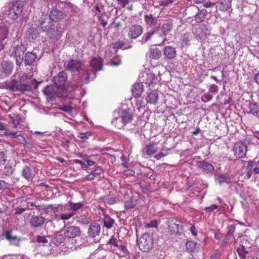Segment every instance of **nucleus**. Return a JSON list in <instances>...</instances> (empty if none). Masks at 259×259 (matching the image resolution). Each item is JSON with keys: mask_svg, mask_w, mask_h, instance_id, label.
<instances>
[{"mask_svg": "<svg viewBox=\"0 0 259 259\" xmlns=\"http://www.w3.org/2000/svg\"><path fill=\"white\" fill-rule=\"evenodd\" d=\"M65 237H66L64 236V234L58 235L54 238V242L57 245H59L64 242Z\"/></svg>", "mask_w": 259, "mask_h": 259, "instance_id": "nucleus-46", "label": "nucleus"}, {"mask_svg": "<svg viewBox=\"0 0 259 259\" xmlns=\"http://www.w3.org/2000/svg\"><path fill=\"white\" fill-rule=\"evenodd\" d=\"M164 54L168 59L174 58L176 56L175 48L171 46H167L164 48Z\"/></svg>", "mask_w": 259, "mask_h": 259, "instance_id": "nucleus-33", "label": "nucleus"}, {"mask_svg": "<svg viewBox=\"0 0 259 259\" xmlns=\"http://www.w3.org/2000/svg\"><path fill=\"white\" fill-rule=\"evenodd\" d=\"M83 205V204L82 202L74 203L69 202L68 204L62 207L61 211H71L72 212H75L76 210L81 208Z\"/></svg>", "mask_w": 259, "mask_h": 259, "instance_id": "nucleus-15", "label": "nucleus"}, {"mask_svg": "<svg viewBox=\"0 0 259 259\" xmlns=\"http://www.w3.org/2000/svg\"><path fill=\"white\" fill-rule=\"evenodd\" d=\"M6 238L13 244H18L20 241L17 236L12 235L11 231L6 232Z\"/></svg>", "mask_w": 259, "mask_h": 259, "instance_id": "nucleus-41", "label": "nucleus"}, {"mask_svg": "<svg viewBox=\"0 0 259 259\" xmlns=\"http://www.w3.org/2000/svg\"><path fill=\"white\" fill-rule=\"evenodd\" d=\"M206 28V25L202 24L199 28H197L195 31V34L196 35V37L200 39L201 38H204L206 34L205 32H203V29Z\"/></svg>", "mask_w": 259, "mask_h": 259, "instance_id": "nucleus-43", "label": "nucleus"}, {"mask_svg": "<svg viewBox=\"0 0 259 259\" xmlns=\"http://www.w3.org/2000/svg\"><path fill=\"white\" fill-rule=\"evenodd\" d=\"M43 92L47 96L48 100L53 101L55 99V93L52 85H47L44 89Z\"/></svg>", "mask_w": 259, "mask_h": 259, "instance_id": "nucleus-21", "label": "nucleus"}, {"mask_svg": "<svg viewBox=\"0 0 259 259\" xmlns=\"http://www.w3.org/2000/svg\"><path fill=\"white\" fill-rule=\"evenodd\" d=\"M120 241L114 236H112L107 242V244H111V251L118 255L119 257H126L130 255V252L126 247L119 244Z\"/></svg>", "mask_w": 259, "mask_h": 259, "instance_id": "nucleus-2", "label": "nucleus"}, {"mask_svg": "<svg viewBox=\"0 0 259 259\" xmlns=\"http://www.w3.org/2000/svg\"><path fill=\"white\" fill-rule=\"evenodd\" d=\"M37 55L33 52H27L24 59V62L25 65L30 66L35 61Z\"/></svg>", "mask_w": 259, "mask_h": 259, "instance_id": "nucleus-26", "label": "nucleus"}, {"mask_svg": "<svg viewBox=\"0 0 259 259\" xmlns=\"http://www.w3.org/2000/svg\"><path fill=\"white\" fill-rule=\"evenodd\" d=\"M102 221L104 226L108 229H110L114 224V220L108 215H105Z\"/></svg>", "mask_w": 259, "mask_h": 259, "instance_id": "nucleus-37", "label": "nucleus"}, {"mask_svg": "<svg viewBox=\"0 0 259 259\" xmlns=\"http://www.w3.org/2000/svg\"><path fill=\"white\" fill-rule=\"evenodd\" d=\"M153 34V32H148L145 33L142 39V41L143 43H145L147 42L151 37V36Z\"/></svg>", "mask_w": 259, "mask_h": 259, "instance_id": "nucleus-54", "label": "nucleus"}, {"mask_svg": "<svg viewBox=\"0 0 259 259\" xmlns=\"http://www.w3.org/2000/svg\"><path fill=\"white\" fill-rule=\"evenodd\" d=\"M10 116L12 119V123L14 124V127H17V126L20 123L21 117L18 115L15 116L13 117L11 115H10Z\"/></svg>", "mask_w": 259, "mask_h": 259, "instance_id": "nucleus-49", "label": "nucleus"}, {"mask_svg": "<svg viewBox=\"0 0 259 259\" xmlns=\"http://www.w3.org/2000/svg\"><path fill=\"white\" fill-rule=\"evenodd\" d=\"M166 223L170 232L176 234L179 232L180 228H181L180 222L174 218H167Z\"/></svg>", "mask_w": 259, "mask_h": 259, "instance_id": "nucleus-13", "label": "nucleus"}, {"mask_svg": "<svg viewBox=\"0 0 259 259\" xmlns=\"http://www.w3.org/2000/svg\"><path fill=\"white\" fill-rule=\"evenodd\" d=\"M2 72L5 76L10 74L13 70V66L11 63L5 62L2 64Z\"/></svg>", "mask_w": 259, "mask_h": 259, "instance_id": "nucleus-32", "label": "nucleus"}, {"mask_svg": "<svg viewBox=\"0 0 259 259\" xmlns=\"http://www.w3.org/2000/svg\"><path fill=\"white\" fill-rule=\"evenodd\" d=\"M22 176L28 181H31L33 179L34 174L31 167L25 166L22 171Z\"/></svg>", "mask_w": 259, "mask_h": 259, "instance_id": "nucleus-24", "label": "nucleus"}, {"mask_svg": "<svg viewBox=\"0 0 259 259\" xmlns=\"http://www.w3.org/2000/svg\"><path fill=\"white\" fill-rule=\"evenodd\" d=\"M82 71L84 73V74L82 76H81V79L82 80H84L85 82H88L89 81V79L90 77V74L89 72L87 70H82Z\"/></svg>", "mask_w": 259, "mask_h": 259, "instance_id": "nucleus-52", "label": "nucleus"}, {"mask_svg": "<svg viewBox=\"0 0 259 259\" xmlns=\"http://www.w3.org/2000/svg\"><path fill=\"white\" fill-rule=\"evenodd\" d=\"M32 81V75L24 74L21 77L19 81L13 80L7 84V86L10 90L13 91L22 92L31 91Z\"/></svg>", "mask_w": 259, "mask_h": 259, "instance_id": "nucleus-1", "label": "nucleus"}, {"mask_svg": "<svg viewBox=\"0 0 259 259\" xmlns=\"http://www.w3.org/2000/svg\"><path fill=\"white\" fill-rule=\"evenodd\" d=\"M59 109L67 113H71L73 110V107L69 105H62L59 106Z\"/></svg>", "mask_w": 259, "mask_h": 259, "instance_id": "nucleus-47", "label": "nucleus"}, {"mask_svg": "<svg viewBox=\"0 0 259 259\" xmlns=\"http://www.w3.org/2000/svg\"><path fill=\"white\" fill-rule=\"evenodd\" d=\"M64 31L60 24L56 26L52 25L47 30V35L52 41H57L62 36Z\"/></svg>", "mask_w": 259, "mask_h": 259, "instance_id": "nucleus-5", "label": "nucleus"}, {"mask_svg": "<svg viewBox=\"0 0 259 259\" xmlns=\"http://www.w3.org/2000/svg\"><path fill=\"white\" fill-rule=\"evenodd\" d=\"M118 5L121 7H125L128 4L130 0H116Z\"/></svg>", "mask_w": 259, "mask_h": 259, "instance_id": "nucleus-64", "label": "nucleus"}, {"mask_svg": "<svg viewBox=\"0 0 259 259\" xmlns=\"http://www.w3.org/2000/svg\"><path fill=\"white\" fill-rule=\"evenodd\" d=\"M4 172L6 175L9 176L12 174L13 172V166L9 164H7L4 167Z\"/></svg>", "mask_w": 259, "mask_h": 259, "instance_id": "nucleus-51", "label": "nucleus"}, {"mask_svg": "<svg viewBox=\"0 0 259 259\" xmlns=\"http://www.w3.org/2000/svg\"><path fill=\"white\" fill-rule=\"evenodd\" d=\"M197 166L206 172H212L214 171V166L210 163L205 161H200L197 162Z\"/></svg>", "mask_w": 259, "mask_h": 259, "instance_id": "nucleus-19", "label": "nucleus"}, {"mask_svg": "<svg viewBox=\"0 0 259 259\" xmlns=\"http://www.w3.org/2000/svg\"><path fill=\"white\" fill-rule=\"evenodd\" d=\"M247 113L252 114L257 117H259V103L256 102L249 103Z\"/></svg>", "mask_w": 259, "mask_h": 259, "instance_id": "nucleus-23", "label": "nucleus"}, {"mask_svg": "<svg viewBox=\"0 0 259 259\" xmlns=\"http://www.w3.org/2000/svg\"><path fill=\"white\" fill-rule=\"evenodd\" d=\"M132 114L128 112L123 111L120 116L116 117L113 120L112 123L115 126L120 128L130 122L132 120Z\"/></svg>", "mask_w": 259, "mask_h": 259, "instance_id": "nucleus-4", "label": "nucleus"}, {"mask_svg": "<svg viewBox=\"0 0 259 259\" xmlns=\"http://www.w3.org/2000/svg\"><path fill=\"white\" fill-rule=\"evenodd\" d=\"M125 45V43L121 41H117L114 43L113 48L115 49H121Z\"/></svg>", "mask_w": 259, "mask_h": 259, "instance_id": "nucleus-60", "label": "nucleus"}, {"mask_svg": "<svg viewBox=\"0 0 259 259\" xmlns=\"http://www.w3.org/2000/svg\"><path fill=\"white\" fill-rule=\"evenodd\" d=\"M142 83L147 84L149 87L153 85V83H156V79L154 78V75L151 73L144 72L142 74V76L140 77Z\"/></svg>", "mask_w": 259, "mask_h": 259, "instance_id": "nucleus-16", "label": "nucleus"}, {"mask_svg": "<svg viewBox=\"0 0 259 259\" xmlns=\"http://www.w3.org/2000/svg\"><path fill=\"white\" fill-rule=\"evenodd\" d=\"M82 63L78 60L70 59L66 63L65 67L67 70L71 72L78 71L82 67Z\"/></svg>", "mask_w": 259, "mask_h": 259, "instance_id": "nucleus-11", "label": "nucleus"}, {"mask_svg": "<svg viewBox=\"0 0 259 259\" xmlns=\"http://www.w3.org/2000/svg\"><path fill=\"white\" fill-rule=\"evenodd\" d=\"M16 139H17L19 143L20 144H25L26 142V139L24 136L19 134L18 136L16 137Z\"/></svg>", "mask_w": 259, "mask_h": 259, "instance_id": "nucleus-61", "label": "nucleus"}, {"mask_svg": "<svg viewBox=\"0 0 259 259\" xmlns=\"http://www.w3.org/2000/svg\"><path fill=\"white\" fill-rule=\"evenodd\" d=\"M9 29L6 25L0 26V40H4L7 38L9 35Z\"/></svg>", "mask_w": 259, "mask_h": 259, "instance_id": "nucleus-39", "label": "nucleus"}, {"mask_svg": "<svg viewBox=\"0 0 259 259\" xmlns=\"http://www.w3.org/2000/svg\"><path fill=\"white\" fill-rule=\"evenodd\" d=\"M149 57L153 59H158L161 55V50L154 45L150 48Z\"/></svg>", "mask_w": 259, "mask_h": 259, "instance_id": "nucleus-30", "label": "nucleus"}, {"mask_svg": "<svg viewBox=\"0 0 259 259\" xmlns=\"http://www.w3.org/2000/svg\"><path fill=\"white\" fill-rule=\"evenodd\" d=\"M187 250L189 252H195L199 250L200 245L194 241H188L186 243Z\"/></svg>", "mask_w": 259, "mask_h": 259, "instance_id": "nucleus-25", "label": "nucleus"}, {"mask_svg": "<svg viewBox=\"0 0 259 259\" xmlns=\"http://www.w3.org/2000/svg\"><path fill=\"white\" fill-rule=\"evenodd\" d=\"M49 16L53 21H58L62 17V13L58 10H53L50 12Z\"/></svg>", "mask_w": 259, "mask_h": 259, "instance_id": "nucleus-34", "label": "nucleus"}, {"mask_svg": "<svg viewBox=\"0 0 259 259\" xmlns=\"http://www.w3.org/2000/svg\"><path fill=\"white\" fill-rule=\"evenodd\" d=\"M38 35V30L35 28H30L27 31V35L29 39L31 41L35 40Z\"/></svg>", "mask_w": 259, "mask_h": 259, "instance_id": "nucleus-42", "label": "nucleus"}, {"mask_svg": "<svg viewBox=\"0 0 259 259\" xmlns=\"http://www.w3.org/2000/svg\"><path fill=\"white\" fill-rule=\"evenodd\" d=\"M143 31V28L142 26L138 24L132 25L127 31V36L131 39H136L140 36Z\"/></svg>", "mask_w": 259, "mask_h": 259, "instance_id": "nucleus-8", "label": "nucleus"}, {"mask_svg": "<svg viewBox=\"0 0 259 259\" xmlns=\"http://www.w3.org/2000/svg\"><path fill=\"white\" fill-rule=\"evenodd\" d=\"M64 234V236L68 238H74L80 235L81 231L79 227L71 226L65 228Z\"/></svg>", "mask_w": 259, "mask_h": 259, "instance_id": "nucleus-9", "label": "nucleus"}, {"mask_svg": "<svg viewBox=\"0 0 259 259\" xmlns=\"http://www.w3.org/2000/svg\"><path fill=\"white\" fill-rule=\"evenodd\" d=\"M90 65L93 68L95 72L101 70L103 67V60L100 57L93 58L90 61Z\"/></svg>", "mask_w": 259, "mask_h": 259, "instance_id": "nucleus-20", "label": "nucleus"}, {"mask_svg": "<svg viewBox=\"0 0 259 259\" xmlns=\"http://www.w3.org/2000/svg\"><path fill=\"white\" fill-rule=\"evenodd\" d=\"M232 0H221L219 3V9L226 11L231 7Z\"/></svg>", "mask_w": 259, "mask_h": 259, "instance_id": "nucleus-36", "label": "nucleus"}, {"mask_svg": "<svg viewBox=\"0 0 259 259\" xmlns=\"http://www.w3.org/2000/svg\"><path fill=\"white\" fill-rule=\"evenodd\" d=\"M195 18L196 22L199 23L203 22L205 19V17L204 16H202V15L199 13H198L195 16Z\"/></svg>", "mask_w": 259, "mask_h": 259, "instance_id": "nucleus-57", "label": "nucleus"}, {"mask_svg": "<svg viewBox=\"0 0 259 259\" xmlns=\"http://www.w3.org/2000/svg\"><path fill=\"white\" fill-rule=\"evenodd\" d=\"M215 181L220 185L225 183L229 184L231 182L230 178L226 174H219L215 176Z\"/></svg>", "mask_w": 259, "mask_h": 259, "instance_id": "nucleus-28", "label": "nucleus"}, {"mask_svg": "<svg viewBox=\"0 0 259 259\" xmlns=\"http://www.w3.org/2000/svg\"><path fill=\"white\" fill-rule=\"evenodd\" d=\"M63 212L60 215V218L62 220H69L75 215V212H72L71 211H65Z\"/></svg>", "mask_w": 259, "mask_h": 259, "instance_id": "nucleus-44", "label": "nucleus"}, {"mask_svg": "<svg viewBox=\"0 0 259 259\" xmlns=\"http://www.w3.org/2000/svg\"><path fill=\"white\" fill-rule=\"evenodd\" d=\"M235 232V226L233 225H230L228 227V232L229 234L233 236L234 233Z\"/></svg>", "mask_w": 259, "mask_h": 259, "instance_id": "nucleus-63", "label": "nucleus"}, {"mask_svg": "<svg viewBox=\"0 0 259 259\" xmlns=\"http://www.w3.org/2000/svg\"><path fill=\"white\" fill-rule=\"evenodd\" d=\"M29 222L32 227L38 228L44 225L45 219L40 215H34L31 217Z\"/></svg>", "mask_w": 259, "mask_h": 259, "instance_id": "nucleus-18", "label": "nucleus"}, {"mask_svg": "<svg viewBox=\"0 0 259 259\" xmlns=\"http://www.w3.org/2000/svg\"><path fill=\"white\" fill-rule=\"evenodd\" d=\"M121 61L117 57H114L111 60V64L113 65H114L115 66H117L119 65L120 64H121Z\"/></svg>", "mask_w": 259, "mask_h": 259, "instance_id": "nucleus-59", "label": "nucleus"}, {"mask_svg": "<svg viewBox=\"0 0 259 259\" xmlns=\"http://www.w3.org/2000/svg\"><path fill=\"white\" fill-rule=\"evenodd\" d=\"M92 136V133L87 132L85 133H79L78 137L81 139L82 142L85 141L87 139H89Z\"/></svg>", "mask_w": 259, "mask_h": 259, "instance_id": "nucleus-48", "label": "nucleus"}, {"mask_svg": "<svg viewBox=\"0 0 259 259\" xmlns=\"http://www.w3.org/2000/svg\"><path fill=\"white\" fill-rule=\"evenodd\" d=\"M145 21L147 25L149 26H155L158 24V19L152 15H145Z\"/></svg>", "mask_w": 259, "mask_h": 259, "instance_id": "nucleus-31", "label": "nucleus"}, {"mask_svg": "<svg viewBox=\"0 0 259 259\" xmlns=\"http://www.w3.org/2000/svg\"><path fill=\"white\" fill-rule=\"evenodd\" d=\"M67 79V76L66 72L61 71L54 77L53 82L58 88H63L65 85Z\"/></svg>", "mask_w": 259, "mask_h": 259, "instance_id": "nucleus-10", "label": "nucleus"}, {"mask_svg": "<svg viewBox=\"0 0 259 259\" xmlns=\"http://www.w3.org/2000/svg\"><path fill=\"white\" fill-rule=\"evenodd\" d=\"M233 150L237 158H244L246 156L247 151V146L243 142H238L235 144Z\"/></svg>", "mask_w": 259, "mask_h": 259, "instance_id": "nucleus-7", "label": "nucleus"}, {"mask_svg": "<svg viewBox=\"0 0 259 259\" xmlns=\"http://www.w3.org/2000/svg\"><path fill=\"white\" fill-rule=\"evenodd\" d=\"M7 160V155L4 152L0 151V165H4Z\"/></svg>", "mask_w": 259, "mask_h": 259, "instance_id": "nucleus-55", "label": "nucleus"}, {"mask_svg": "<svg viewBox=\"0 0 259 259\" xmlns=\"http://www.w3.org/2000/svg\"><path fill=\"white\" fill-rule=\"evenodd\" d=\"M158 99V94L157 92L153 91L150 92L148 95L146 99L147 103L149 104H155Z\"/></svg>", "mask_w": 259, "mask_h": 259, "instance_id": "nucleus-38", "label": "nucleus"}, {"mask_svg": "<svg viewBox=\"0 0 259 259\" xmlns=\"http://www.w3.org/2000/svg\"><path fill=\"white\" fill-rule=\"evenodd\" d=\"M152 237L148 233H144L138 240L137 244L140 250L148 251L153 246Z\"/></svg>", "mask_w": 259, "mask_h": 259, "instance_id": "nucleus-3", "label": "nucleus"}, {"mask_svg": "<svg viewBox=\"0 0 259 259\" xmlns=\"http://www.w3.org/2000/svg\"><path fill=\"white\" fill-rule=\"evenodd\" d=\"M249 248H246L243 245L237 248L239 256L242 259H245L246 255L249 252Z\"/></svg>", "mask_w": 259, "mask_h": 259, "instance_id": "nucleus-40", "label": "nucleus"}, {"mask_svg": "<svg viewBox=\"0 0 259 259\" xmlns=\"http://www.w3.org/2000/svg\"><path fill=\"white\" fill-rule=\"evenodd\" d=\"M92 172L94 173L95 176H96L103 172V169L101 166H96L94 170H93Z\"/></svg>", "mask_w": 259, "mask_h": 259, "instance_id": "nucleus-58", "label": "nucleus"}, {"mask_svg": "<svg viewBox=\"0 0 259 259\" xmlns=\"http://www.w3.org/2000/svg\"><path fill=\"white\" fill-rule=\"evenodd\" d=\"M12 187V185L7 183L5 181H1L0 183V189L1 190H6L7 189H11Z\"/></svg>", "mask_w": 259, "mask_h": 259, "instance_id": "nucleus-50", "label": "nucleus"}, {"mask_svg": "<svg viewBox=\"0 0 259 259\" xmlns=\"http://www.w3.org/2000/svg\"><path fill=\"white\" fill-rule=\"evenodd\" d=\"M252 171L255 174H259V168L257 166V163L256 162L250 160L248 161L246 166L245 178L249 179L252 175Z\"/></svg>", "mask_w": 259, "mask_h": 259, "instance_id": "nucleus-12", "label": "nucleus"}, {"mask_svg": "<svg viewBox=\"0 0 259 259\" xmlns=\"http://www.w3.org/2000/svg\"><path fill=\"white\" fill-rule=\"evenodd\" d=\"M143 91V85L142 83L137 82L134 83V84L133 85L132 92L133 95L134 97H139L141 96Z\"/></svg>", "mask_w": 259, "mask_h": 259, "instance_id": "nucleus-22", "label": "nucleus"}, {"mask_svg": "<svg viewBox=\"0 0 259 259\" xmlns=\"http://www.w3.org/2000/svg\"><path fill=\"white\" fill-rule=\"evenodd\" d=\"M218 206L215 204H212L209 206L206 207L205 208V210L207 212H211L214 209H218Z\"/></svg>", "mask_w": 259, "mask_h": 259, "instance_id": "nucleus-62", "label": "nucleus"}, {"mask_svg": "<svg viewBox=\"0 0 259 259\" xmlns=\"http://www.w3.org/2000/svg\"><path fill=\"white\" fill-rule=\"evenodd\" d=\"M106 14V13H104L98 15V19L100 23V24L103 27H105L107 25V20L104 17V15Z\"/></svg>", "mask_w": 259, "mask_h": 259, "instance_id": "nucleus-45", "label": "nucleus"}, {"mask_svg": "<svg viewBox=\"0 0 259 259\" xmlns=\"http://www.w3.org/2000/svg\"><path fill=\"white\" fill-rule=\"evenodd\" d=\"M212 98V96L208 93H205L201 96V100L203 102H207Z\"/></svg>", "mask_w": 259, "mask_h": 259, "instance_id": "nucleus-53", "label": "nucleus"}, {"mask_svg": "<svg viewBox=\"0 0 259 259\" xmlns=\"http://www.w3.org/2000/svg\"><path fill=\"white\" fill-rule=\"evenodd\" d=\"M158 226V222L156 220L151 221L150 223H147L145 225L146 228H150L155 227L157 228Z\"/></svg>", "mask_w": 259, "mask_h": 259, "instance_id": "nucleus-56", "label": "nucleus"}, {"mask_svg": "<svg viewBox=\"0 0 259 259\" xmlns=\"http://www.w3.org/2000/svg\"><path fill=\"white\" fill-rule=\"evenodd\" d=\"M173 27L172 21L169 19L163 20V34L166 35L171 31Z\"/></svg>", "mask_w": 259, "mask_h": 259, "instance_id": "nucleus-27", "label": "nucleus"}, {"mask_svg": "<svg viewBox=\"0 0 259 259\" xmlns=\"http://www.w3.org/2000/svg\"><path fill=\"white\" fill-rule=\"evenodd\" d=\"M24 47L22 45L17 46L16 47H14L13 52H14V55L16 58V62L17 64H21L23 60V55L24 54Z\"/></svg>", "mask_w": 259, "mask_h": 259, "instance_id": "nucleus-17", "label": "nucleus"}, {"mask_svg": "<svg viewBox=\"0 0 259 259\" xmlns=\"http://www.w3.org/2000/svg\"><path fill=\"white\" fill-rule=\"evenodd\" d=\"M128 193L127 191H125L124 192V195L123 196V199L124 200V207L126 209H130L134 208L136 205V201L133 200L132 198L130 200H126V199L128 198L126 197L127 195H128Z\"/></svg>", "mask_w": 259, "mask_h": 259, "instance_id": "nucleus-29", "label": "nucleus"}, {"mask_svg": "<svg viewBox=\"0 0 259 259\" xmlns=\"http://www.w3.org/2000/svg\"><path fill=\"white\" fill-rule=\"evenodd\" d=\"M157 149V145L154 143H150L145 147L146 152L147 155L150 156L155 154Z\"/></svg>", "mask_w": 259, "mask_h": 259, "instance_id": "nucleus-35", "label": "nucleus"}, {"mask_svg": "<svg viewBox=\"0 0 259 259\" xmlns=\"http://www.w3.org/2000/svg\"><path fill=\"white\" fill-rule=\"evenodd\" d=\"M24 2L22 1L16 2L10 8L9 11V18L16 20L19 17L23 11Z\"/></svg>", "mask_w": 259, "mask_h": 259, "instance_id": "nucleus-6", "label": "nucleus"}, {"mask_svg": "<svg viewBox=\"0 0 259 259\" xmlns=\"http://www.w3.org/2000/svg\"><path fill=\"white\" fill-rule=\"evenodd\" d=\"M100 233V225L96 222H92L90 225L88 230V234L89 236L92 238H95L97 236H99Z\"/></svg>", "mask_w": 259, "mask_h": 259, "instance_id": "nucleus-14", "label": "nucleus"}]
</instances>
